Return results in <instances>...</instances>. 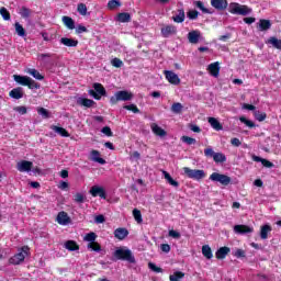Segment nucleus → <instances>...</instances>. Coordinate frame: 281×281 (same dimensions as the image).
<instances>
[{
  "instance_id": "a878e982",
  "label": "nucleus",
  "mask_w": 281,
  "mask_h": 281,
  "mask_svg": "<svg viewBox=\"0 0 281 281\" xmlns=\"http://www.w3.org/2000/svg\"><path fill=\"white\" fill-rule=\"evenodd\" d=\"M207 122L214 131H223V124H221V121H218V119L211 116L207 119Z\"/></svg>"
},
{
  "instance_id": "79ce46f5",
  "label": "nucleus",
  "mask_w": 281,
  "mask_h": 281,
  "mask_svg": "<svg viewBox=\"0 0 281 281\" xmlns=\"http://www.w3.org/2000/svg\"><path fill=\"white\" fill-rule=\"evenodd\" d=\"M37 113H38V115H42V117H44V120H49V117H52L50 113L45 108H38Z\"/></svg>"
},
{
  "instance_id": "5fc2aeb1",
  "label": "nucleus",
  "mask_w": 281,
  "mask_h": 281,
  "mask_svg": "<svg viewBox=\"0 0 281 281\" xmlns=\"http://www.w3.org/2000/svg\"><path fill=\"white\" fill-rule=\"evenodd\" d=\"M95 238H98V235L93 232H90L85 236L87 243H95Z\"/></svg>"
},
{
  "instance_id": "338daca9",
  "label": "nucleus",
  "mask_w": 281,
  "mask_h": 281,
  "mask_svg": "<svg viewBox=\"0 0 281 281\" xmlns=\"http://www.w3.org/2000/svg\"><path fill=\"white\" fill-rule=\"evenodd\" d=\"M231 144L232 146H235L236 148H238V146H241L243 143L240 142L239 138L234 137L231 139Z\"/></svg>"
},
{
  "instance_id": "c03bdc74",
  "label": "nucleus",
  "mask_w": 281,
  "mask_h": 281,
  "mask_svg": "<svg viewBox=\"0 0 281 281\" xmlns=\"http://www.w3.org/2000/svg\"><path fill=\"white\" fill-rule=\"evenodd\" d=\"M171 111L172 113L179 114L181 113V111H183V104H181L180 102H176L171 105Z\"/></svg>"
},
{
  "instance_id": "5701e85b",
  "label": "nucleus",
  "mask_w": 281,
  "mask_h": 281,
  "mask_svg": "<svg viewBox=\"0 0 281 281\" xmlns=\"http://www.w3.org/2000/svg\"><path fill=\"white\" fill-rule=\"evenodd\" d=\"M199 38H201V32L200 31H191V32L188 33L189 43H192L193 45H196V43H199Z\"/></svg>"
},
{
  "instance_id": "69168bd1",
  "label": "nucleus",
  "mask_w": 281,
  "mask_h": 281,
  "mask_svg": "<svg viewBox=\"0 0 281 281\" xmlns=\"http://www.w3.org/2000/svg\"><path fill=\"white\" fill-rule=\"evenodd\" d=\"M233 256H235V258H245L246 254L243 249L238 248L233 252Z\"/></svg>"
},
{
  "instance_id": "a19ab883",
  "label": "nucleus",
  "mask_w": 281,
  "mask_h": 281,
  "mask_svg": "<svg viewBox=\"0 0 281 281\" xmlns=\"http://www.w3.org/2000/svg\"><path fill=\"white\" fill-rule=\"evenodd\" d=\"M133 216L136 223L138 224L144 223V218L142 217V211H139L138 209L133 210Z\"/></svg>"
},
{
  "instance_id": "774afa93",
  "label": "nucleus",
  "mask_w": 281,
  "mask_h": 281,
  "mask_svg": "<svg viewBox=\"0 0 281 281\" xmlns=\"http://www.w3.org/2000/svg\"><path fill=\"white\" fill-rule=\"evenodd\" d=\"M169 236L171 238H181V233H179V232H177L175 229H171V231H169Z\"/></svg>"
},
{
  "instance_id": "7ed1b4c3",
  "label": "nucleus",
  "mask_w": 281,
  "mask_h": 281,
  "mask_svg": "<svg viewBox=\"0 0 281 281\" xmlns=\"http://www.w3.org/2000/svg\"><path fill=\"white\" fill-rule=\"evenodd\" d=\"M130 100H133V94L126 90H120L110 98V103L113 106L119 102H128Z\"/></svg>"
},
{
  "instance_id": "864d4df0",
  "label": "nucleus",
  "mask_w": 281,
  "mask_h": 281,
  "mask_svg": "<svg viewBox=\"0 0 281 281\" xmlns=\"http://www.w3.org/2000/svg\"><path fill=\"white\" fill-rule=\"evenodd\" d=\"M77 12H79V14H81V16H87V4L79 3L77 5Z\"/></svg>"
},
{
  "instance_id": "603ef678",
  "label": "nucleus",
  "mask_w": 281,
  "mask_h": 281,
  "mask_svg": "<svg viewBox=\"0 0 281 281\" xmlns=\"http://www.w3.org/2000/svg\"><path fill=\"white\" fill-rule=\"evenodd\" d=\"M111 65H112V67L120 69V67H124V61H122V59L115 57L111 60Z\"/></svg>"
},
{
  "instance_id": "4be33fe9",
  "label": "nucleus",
  "mask_w": 281,
  "mask_h": 281,
  "mask_svg": "<svg viewBox=\"0 0 281 281\" xmlns=\"http://www.w3.org/2000/svg\"><path fill=\"white\" fill-rule=\"evenodd\" d=\"M128 236V229L124 227H119L114 231V237L117 238V240H124Z\"/></svg>"
},
{
  "instance_id": "37998d69",
  "label": "nucleus",
  "mask_w": 281,
  "mask_h": 281,
  "mask_svg": "<svg viewBox=\"0 0 281 281\" xmlns=\"http://www.w3.org/2000/svg\"><path fill=\"white\" fill-rule=\"evenodd\" d=\"M239 121L241 122V124L248 126V128H256V123H254V121L247 120V117L245 116H240Z\"/></svg>"
},
{
  "instance_id": "9b49d317",
  "label": "nucleus",
  "mask_w": 281,
  "mask_h": 281,
  "mask_svg": "<svg viewBox=\"0 0 281 281\" xmlns=\"http://www.w3.org/2000/svg\"><path fill=\"white\" fill-rule=\"evenodd\" d=\"M211 5L215 10L223 12V10H227L228 2L227 0H211Z\"/></svg>"
},
{
  "instance_id": "39448f33",
  "label": "nucleus",
  "mask_w": 281,
  "mask_h": 281,
  "mask_svg": "<svg viewBox=\"0 0 281 281\" xmlns=\"http://www.w3.org/2000/svg\"><path fill=\"white\" fill-rule=\"evenodd\" d=\"M210 181H213L214 183H221V186L227 187L229 183H232V178L227 175L220 173V172H213L209 177Z\"/></svg>"
},
{
  "instance_id": "3c124183",
  "label": "nucleus",
  "mask_w": 281,
  "mask_h": 281,
  "mask_svg": "<svg viewBox=\"0 0 281 281\" xmlns=\"http://www.w3.org/2000/svg\"><path fill=\"white\" fill-rule=\"evenodd\" d=\"M88 247L92 249V251H102V246L98 241L89 243Z\"/></svg>"
},
{
  "instance_id": "20e7f679",
  "label": "nucleus",
  "mask_w": 281,
  "mask_h": 281,
  "mask_svg": "<svg viewBox=\"0 0 281 281\" xmlns=\"http://www.w3.org/2000/svg\"><path fill=\"white\" fill-rule=\"evenodd\" d=\"M231 14H240L241 16H247V14H251V9L247 5H241L238 2H232L229 5Z\"/></svg>"
},
{
  "instance_id": "6e6d98bb",
  "label": "nucleus",
  "mask_w": 281,
  "mask_h": 281,
  "mask_svg": "<svg viewBox=\"0 0 281 281\" xmlns=\"http://www.w3.org/2000/svg\"><path fill=\"white\" fill-rule=\"evenodd\" d=\"M255 119H256L258 122H265V120H267V113L260 112V111H256V112H255Z\"/></svg>"
},
{
  "instance_id": "412c9836",
  "label": "nucleus",
  "mask_w": 281,
  "mask_h": 281,
  "mask_svg": "<svg viewBox=\"0 0 281 281\" xmlns=\"http://www.w3.org/2000/svg\"><path fill=\"white\" fill-rule=\"evenodd\" d=\"M65 249H67L68 251H79L80 250V245H78V243L76 240H67L64 244Z\"/></svg>"
},
{
  "instance_id": "09e8293b",
  "label": "nucleus",
  "mask_w": 281,
  "mask_h": 281,
  "mask_svg": "<svg viewBox=\"0 0 281 281\" xmlns=\"http://www.w3.org/2000/svg\"><path fill=\"white\" fill-rule=\"evenodd\" d=\"M93 104H95V101L91 99H87V98L81 99V106H86V109H91Z\"/></svg>"
},
{
  "instance_id": "4c0bfd02",
  "label": "nucleus",
  "mask_w": 281,
  "mask_h": 281,
  "mask_svg": "<svg viewBox=\"0 0 281 281\" xmlns=\"http://www.w3.org/2000/svg\"><path fill=\"white\" fill-rule=\"evenodd\" d=\"M27 74H30V76H33L35 80H45V76L41 75V72L34 68H30L27 70Z\"/></svg>"
},
{
  "instance_id": "9d476101",
  "label": "nucleus",
  "mask_w": 281,
  "mask_h": 281,
  "mask_svg": "<svg viewBox=\"0 0 281 281\" xmlns=\"http://www.w3.org/2000/svg\"><path fill=\"white\" fill-rule=\"evenodd\" d=\"M91 196H100V199H106V191L104 190V187L100 186H93L90 189Z\"/></svg>"
},
{
  "instance_id": "f8f14e48",
  "label": "nucleus",
  "mask_w": 281,
  "mask_h": 281,
  "mask_svg": "<svg viewBox=\"0 0 281 281\" xmlns=\"http://www.w3.org/2000/svg\"><path fill=\"white\" fill-rule=\"evenodd\" d=\"M231 251L232 249L227 246L221 247L216 250L215 258H217V260H225Z\"/></svg>"
},
{
  "instance_id": "de8ad7c7",
  "label": "nucleus",
  "mask_w": 281,
  "mask_h": 281,
  "mask_svg": "<svg viewBox=\"0 0 281 281\" xmlns=\"http://www.w3.org/2000/svg\"><path fill=\"white\" fill-rule=\"evenodd\" d=\"M15 32L18 34V36H25V29L23 27V25H21V23L15 22Z\"/></svg>"
},
{
  "instance_id": "dca6fc26",
  "label": "nucleus",
  "mask_w": 281,
  "mask_h": 281,
  "mask_svg": "<svg viewBox=\"0 0 281 281\" xmlns=\"http://www.w3.org/2000/svg\"><path fill=\"white\" fill-rule=\"evenodd\" d=\"M234 232L235 234H252L254 227L247 225H235Z\"/></svg>"
},
{
  "instance_id": "4d7b16f0",
  "label": "nucleus",
  "mask_w": 281,
  "mask_h": 281,
  "mask_svg": "<svg viewBox=\"0 0 281 281\" xmlns=\"http://www.w3.org/2000/svg\"><path fill=\"white\" fill-rule=\"evenodd\" d=\"M148 269H150V271H154V273H164V269L157 267V265H155L154 262L148 263Z\"/></svg>"
},
{
  "instance_id": "bf43d9fd",
  "label": "nucleus",
  "mask_w": 281,
  "mask_h": 281,
  "mask_svg": "<svg viewBox=\"0 0 281 281\" xmlns=\"http://www.w3.org/2000/svg\"><path fill=\"white\" fill-rule=\"evenodd\" d=\"M188 19H190L191 21H196V19H199V11L196 10H190L187 13Z\"/></svg>"
},
{
  "instance_id": "72a5a7b5",
  "label": "nucleus",
  "mask_w": 281,
  "mask_h": 281,
  "mask_svg": "<svg viewBox=\"0 0 281 281\" xmlns=\"http://www.w3.org/2000/svg\"><path fill=\"white\" fill-rule=\"evenodd\" d=\"M267 44L272 45V47H274V49H280L281 50V40H278V37H276V36H271L267 41Z\"/></svg>"
},
{
  "instance_id": "aec40b11",
  "label": "nucleus",
  "mask_w": 281,
  "mask_h": 281,
  "mask_svg": "<svg viewBox=\"0 0 281 281\" xmlns=\"http://www.w3.org/2000/svg\"><path fill=\"white\" fill-rule=\"evenodd\" d=\"M59 43H61V45H65V47H78V40L75 38L61 37L59 40Z\"/></svg>"
},
{
  "instance_id": "f3484780",
  "label": "nucleus",
  "mask_w": 281,
  "mask_h": 281,
  "mask_svg": "<svg viewBox=\"0 0 281 281\" xmlns=\"http://www.w3.org/2000/svg\"><path fill=\"white\" fill-rule=\"evenodd\" d=\"M32 166H34L32 161L22 160L18 164V170L19 172H30V170H32Z\"/></svg>"
},
{
  "instance_id": "ea45409f",
  "label": "nucleus",
  "mask_w": 281,
  "mask_h": 281,
  "mask_svg": "<svg viewBox=\"0 0 281 281\" xmlns=\"http://www.w3.org/2000/svg\"><path fill=\"white\" fill-rule=\"evenodd\" d=\"M31 15L32 10H30L27 7H22L20 9V16H22V19H30Z\"/></svg>"
},
{
  "instance_id": "f704fd0d",
  "label": "nucleus",
  "mask_w": 281,
  "mask_h": 281,
  "mask_svg": "<svg viewBox=\"0 0 281 281\" xmlns=\"http://www.w3.org/2000/svg\"><path fill=\"white\" fill-rule=\"evenodd\" d=\"M119 23H131V13L122 12L117 14Z\"/></svg>"
},
{
  "instance_id": "c85d7f7f",
  "label": "nucleus",
  "mask_w": 281,
  "mask_h": 281,
  "mask_svg": "<svg viewBox=\"0 0 281 281\" xmlns=\"http://www.w3.org/2000/svg\"><path fill=\"white\" fill-rule=\"evenodd\" d=\"M91 157H92V161H95L97 164H101V166H104V164H106V160L100 157L99 150L92 149Z\"/></svg>"
},
{
  "instance_id": "0e129e2a",
  "label": "nucleus",
  "mask_w": 281,
  "mask_h": 281,
  "mask_svg": "<svg viewBox=\"0 0 281 281\" xmlns=\"http://www.w3.org/2000/svg\"><path fill=\"white\" fill-rule=\"evenodd\" d=\"M101 133H103V135H106V137H113V131H111L110 126H104L101 130Z\"/></svg>"
},
{
  "instance_id": "58836bf2",
  "label": "nucleus",
  "mask_w": 281,
  "mask_h": 281,
  "mask_svg": "<svg viewBox=\"0 0 281 281\" xmlns=\"http://www.w3.org/2000/svg\"><path fill=\"white\" fill-rule=\"evenodd\" d=\"M194 5L201 10V12H203V14H212V11H210V9L205 8V4L203 3V1L199 0L194 2Z\"/></svg>"
},
{
  "instance_id": "49530a36",
  "label": "nucleus",
  "mask_w": 281,
  "mask_h": 281,
  "mask_svg": "<svg viewBox=\"0 0 281 281\" xmlns=\"http://www.w3.org/2000/svg\"><path fill=\"white\" fill-rule=\"evenodd\" d=\"M0 14L4 21H10L11 19L10 11H8L5 7L0 8Z\"/></svg>"
},
{
  "instance_id": "680f3d73",
  "label": "nucleus",
  "mask_w": 281,
  "mask_h": 281,
  "mask_svg": "<svg viewBox=\"0 0 281 281\" xmlns=\"http://www.w3.org/2000/svg\"><path fill=\"white\" fill-rule=\"evenodd\" d=\"M123 109L126 111H132V113H139V108L135 104L124 105Z\"/></svg>"
},
{
  "instance_id": "f03ea898",
  "label": "nucleus",
  "mask_w": 281,
  "mask_h": 281,
  "mask_svg": "<svg viewBox=\"0 0 281 281\" xmlns=\"http://www.w3.org/2000/svg\"><path fill=\"white\" fill-rule=\"evenodd\" d=\"M186 177L188 179H193V181H202V179H205L206 173L203 169H191L190 167H183L182 168Z\"/></svg>"
},
{
  "instance_id": "2f4dec72",
  "label": "nucleus",
  "mask_w": 281,
  "mask_h": 281,
  "mask_svg": "<svg viewBox=\"0 0 281 281\" xmlns=\"http://www.w3.org/2000/svg\"><path fill=\"white\" fill-rule=\"evenodd\" d=\"M202 255L207 260H212V258H214V255L212 254V248L210 247V245L202 246Z\"/></svg>"
},
{
  "instance_id": "e433bc0d",
  "label": "nucleus",
  "mask_w": 281,
  "mask_h": 281,
  "mask_svg": "<svg viewBox=\"0 0 281 281\" xmlns=\"http://www.w3.org/2000/svg\"><path fill=\"white\" fill-rule=\"evenodd\" d=\"M183 278H186V273L181 271H176L169 276L170 281H181Z\"/></svg>"
},
{
  "instance_id": "6e6552de",
  "label": "nucleus",
  "mask_w": 281,
  "mask_h": 281,
  "mask_svg": "<svg viewBox=\"0 0 281 281\" xmlns=\"http://www.w3.org/2000/svg\"><path fill=\"white\" fill-rule=\"evenodd\" d=\"M160 34L164 38H170V36H175V34H177V26L168 24L161 27Z\"/></svg>"
},
{
  "instance_id": "1a4fd4ad",
  "label": "nucleus",
  "mask_w": 281,
  "mask_h": 281,
  "mask_svg": "<svg viewBox=\"0 0 281 281\" xmlns=\"http://www.w3.org/2000/svg\"><path fill=\"white\" fill-rule=\"evenodd\" d=\"M164 75L170 85H181V79L179 78V75L175 74V71L165 70Z\"/></svg>"
},
{
  "instance_id": "6ab92c4d",
  "label": "nucleus",
  "mask_w": 281,
  "mask_h": 281,
  "mask_svg": "<svg viewBox=\"0 0 281 281\" xmlns=\"http://www.w3.org/2000/svg\"><path fill=\"white\" fill-rule=\"evenodd\" d=\"M272 228L271 225L266 224L260 227V238L261 240H267L269 238V234H271Z\"/></svg>"
},
{
  "instance_id": "052dcab7",
  "label": "nucleus",
  "mask_w": 281,
  "mask_h": 281,
  "mask_svg": "<svg viewBox=\"0 0 281 281\" xmlns=\"http://www.w3.org/2000/svg\"><path fill=\"white\" fill-rule=\"evenodd\" d=\"M215 155H216V153L214 151V149L212 147H206L204 149V157L214 159Z\"/></svg>"
},
{
  "instance_id": "bb28decb",
  "label": "nucleus",
  "mask_w": 281,
  "mask_h": 281,
  "mask_svg": "<svg viewBox=\"0 0 281 281\" xmlns=\"http://www.w3.org/2000/svg\"><path fill=\"white\" fill-rule=\"evenodd\" d=\"M50 131H54L55 133H57V135H60V137H69L70 134L67 130H65L64 127H60L58 125H50Z\"/></svg>"
},
{
  "instance_id": "c9c22d12",
  "label": "nucleus",
  "mask_w": 281,
  "mask_h": 281,
  "mask_svg": "<svg viewBox=\"0 0 281 281\" xmlns=\"http://www.w3.org/2000/svg\"><path fill=\"white\" fill-rule=\"evenodd\" d=\"M213 160L215 164H225V161H227V156H225L223 153H215Z\"/></svg>"
},
{
  "instance_id": "7c9ffc66",
  "label": "nucleus",
  "mask_w": 281,
  "mask_h": 281,
  "mask_svg": "<svg viewBox=\"0 0 281 281\" xmlns=\"http://www.w3.org/2000/svg\"><path fill=\"white\" fill-rule=\"evenodd\" d=\"M63 23L66 27H68V30H76V22L74 21V19H71L67 15H64Z\"/></svg>"
},
{
  "instance_id": "0eeeda50",
  "label": "nucleus",
  "mask_w": 281,
  "mask_h": 281,
  "mask_svg": "<svg viewBox=\"0 0 281 281\" xmlns=\"http://www.w3.org/2000/svg\"><path fill=\"white\" fill-rule=\"evenodd\" d=\"M92 87L94 90H89L88 93L94 98V100H102V97L106 95V89L102 83L95 82Z\"/></svg>"
},
{
  "instance_id": "393cba45",
  "label": "nucleus",
  "mask_w": 281,
  "mask_h": 281,
  "mask_svg": "<svg viewBox=\"0 0 281 281\" xmlns=\"http://www.w3.org/2000/svg\"><path fill=\"white\" fill-rule=\"evenodd\" d=\"M209 71L211 76L218 78V74H221V66L218 65V61L209 65Z\"/></svg>"
},
{
  "instance_id": "ddd939ff",
  "label": "nucleus",
  "mask_w": 281,
  "mask_h": 281,
  "mask_svg": "<svg viewBox=\"0 0 281 281\" xmlns=\"http://www.w3.org/2000/svg\"><path fill=\"white\" fill-rule=\"evenodd\" d=\"M257 30L259 32H268V30H271V20L260 19L257 24Z\"/></svg>"
},
{
  "instance_id": "cd10ccee",
  "label": "nucleus",
  "mask_w": 281,
  "mask_h": 281,
  "mask_svg": "<svg viewBox=\"0 0 281 281\" xmlns=\"http://www.w3.org/2000/svg\"><path fill=\"white\" fill-rule=\"evenodd\" d=\"M151 131L158 137H166V135H168L166 130L161 128L159 125H157V123L151 124Z\"/></svg>"
},
{
  "instance_id": "f257e3e1",
  "label": "nucleus",
  "mask_w": 281,
  "mask_h": 281,
  "mask_svg": "<svg viewBox=\"0 0 281 281\" xmlns=\"http://www.w3.org/2000/svg\"><path fill=\"white\" fill-rule=\"evenodd\" d=\"M113 258L115 260H123L125 262H130V265H135V256L133 251L126 247H117L113 252Z\"/></svg>"
},
{
  "instance_id": "a18cd8bd",
  "label": "nucleus",
  "mask_w": 281,
  "mask_h": 281,
  "mask_svg": "<svg viewBox=\"0 0 281 281\" xmlns=\"http://www.w3.org/2000/svg\"><path fill=\"white\" fill-rule=\"evenodd\" d=\"M26 87L29 89H41V83L34 81V79H32L31 77H29V81L26 83Z\"/></svg>"
},
{
  "instance_id": "13d9d810",
  "label": "nucleus",
  "mask_w": 281,
  "mask_h": 281,
  "mask_svg": "<svg viewBox=\"0 0 281 281\" xmlns=\"http://www.w3.org/2000/svg\"><path fill=\"white\" fill-rule=\"evenodd\" d=\"M120 5H122V3L117 0H110L108 2L109 10H115V8H120Z\"/></svg>"
},
{
  "instance_id": "8fccbe9b",
  "label": "nucleus",
  "mask_w": 281,
  "mask_h": 281,
  "mask_svg": "<svg viewBox=\"0 0 281 281\" xmlns=\"http://www.w3.org/2000/svg\"><path fill=\"white\" fill-rule=\"evenodd\" d=\"M181 142H183L184 144H188V146H192L196 144V139L190 136H182Z\"/></svg>"
},
{
  "instance_id": "c756f323",
  "label": "nucleus",
  "mask_w": 281,
  "mask_h": 281,
  "mask_svg": "<svg viewBox=\"0 0 281 281\" xmlns=\"http://www.w3.org/2000/svg\"><path fill=\"white\" fill-rule=\"evenodd\" d=\"M171 19L175 23H183V21H186V11L183 9H179L178 14L173 15Z\"/></svg>"
},
{
  "instance_id": "a211bd4d",
  "label": "nucleus",
  "mask_w": 281,
  "mask_h": 281,
  "mask_svg": "<svg viewBox=\"0 0 281 281\" xmlns=\"http://www.w3.org/2000/svg\"><path fill=\"white\" fill-rule=\"evenodd\" d=\"M252 161H256L257 164H262L263 168H273V162L269 161L268 159H265L262 157L252 155Z\"/></svg>"
},
{
  "instance_id": "e2e57ef3",
  "label": "nucleus",
  "mask_w": 281,
  "mask_h": 281,
  "mask_svg": "<svg viewBox=\"0 0 281 281\" xmlns=\"http://www.w3.org/2000/svg\"><path fill=\"white\" fill-rule=\"evenodd\" d=\"M75 203H83L85 202V194L82 193H76L74 195Z\"/></svg>"
},
{
  "instance_id": "b1692460",
  "label": "nucleus",
  "mask_w": 281,
  "mask_h": 281,
  "mask_svg": "<svg viewBox=\"0 0 281 281\" xmlns=\"http://www.w3.org/2000/svg\"><path fill=\"white\" fill-rule=\"evenodd\" d=\"M13 80L16 85H21V87H27V82L30 80L29 76L13 75Z\"/></svg>"
},
{
  "instance_id": "423d86ee",
  "label": "nucleus",
  "mask_w": 281,
  "mask_h": 281,
  "mask_svg": "<svg viewBox=\"0 0 281 281\" xmlns=\"http://www.w3.org/2000/svg\"><path fill=\"white\" fill-rule=\"evenodd\" d=\"M30 254V247L23 246L21 248V252L15 254L13 257L9 259L10 265H21L25 260V257Z\"/></svg>"
},
{
  "instance_id": "4468645a",
  "label": "nucleus",
  "mask_w": 281,
  "mask_h": 281,
  "mask_svg": "<svg viewBox=\"0 0 281 281\" xmlns=\"http://www.w3.org/2000/svg\"><path fill=\"white\" fill-rule=\"evenodd\" d=\"M57 223L59 225H69V223H71V218L69 217V214H67V212L61 211L57 215Z\"/></svg>"
},
{
  "instance_id": "2eb2a0df",
  "label": "nucleus",
  "mask_w": 281,
  "mask_h": 281,
  "mask_svg": "<svg viewBox=\"0 0 281 281\" xmlns=\"http://www.w3.org/2000/svg\"><path fill=\"white\" fill-rule=\"evenodd\" d=\"M9 95L13 99V100H21V98H23L25 95V92L23 91L22 87H18V88H13L10 92Z\"/></svg>"
},
{
  "instance_id": "473e14b6",
  "label": "nucleus",
  "mask_w": 281,
  "mask_h": 281,
  "mask_svg": "<svg viewBox=\"0 0 281 281\" xmlns=\"http://www.w3.org/2000/svg\"><path fill=\"white\" fill-rule=\"evenodd\" d=\"M162 175L166 181L169 183V186H172L173 188H179V181L172 179V176H170L168 171H162Z\"/></svg>"
}]
</instances>
